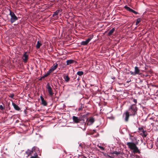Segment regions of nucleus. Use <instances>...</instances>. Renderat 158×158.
Segmentation results:
<instances>
[{"label": "nucleus", "instance_id": "nucleus-1", "mask_svg": "<svg viewBox=\"0 0 158 158\" xmlns=\"http://www.w3.org/2000/svg\"><path fill=\"white\" fill-rule=\"evenodd\" d=\"M137 108L136 105L133 104L131 105L128 109L125 112L123 115V117L126 122L128 121L130 116H134L137 114Z\"/></svg>", "mask_w": 158, "mask_h": 158}, {"label": "nucleus", "instance_id": "nucleus-2", "mask_svg": "<svg viewBox=\"0 0 158 158\" xmlns=\"http://www.w3.org/2000/svg\"><path fill=\"white\" fill-rule=\"evenodd\" d=\"M10 15L11 17L10 21L11 23H14L16 20H17L18 18L15 15L14 12H12L10 10H9Z\"/></svg>", "mask_w": 158, "mask_h": 158}, {"label": "nucleus", "instance_id": "nucleus-3", "mask_svg": "<svg viewBox=\"0 0 158 158\" xmlns=\"http://www.w3.org/2000/svg\"><path fill=\"white\" fill-rule=\"evenodd\" d=\"M38 148L35 146L33 147L31 150L28 149L26 152L25 153L27 155V157L31 155L32 153L34 151H35L36 149Z\"/></svg>", "mask_w": 158, "mask_h": 158}, {"label": "nucleus", "instance_id": "nucleus-4", "mask_svg": "<svg viewBox=\"0 0 158 158\" xmlns=\"http://www.w3.org/2000/svg\"><path fill=\"white\" fill-rule=\"evenodd\" d=\"M46 88L48 89L49 95L51 96H52L54 94L52 88H51L49 83H48L47 84Z\"/></svg>", "mask_w": 158, "mask_h": 158}, {"label": "nucleus", "instance_id": "nucleus-5", "mask_svg": "<svg viewBox=\"0 0 158 158\" xmlns=\"http://www.w3.org/2000/svg\"><path fill=\"white\" fill-rule=\"evenodd\" d=\"M93 38V36H90L85 41H82L81 43V44L82 45H87L91 40Z\"/></svg>", "mask_w": 158, "mask_h": 158}, {"label": "nucleus", "instance_id": "nucleus-6", "mask_svg": "<svg viewBox=\"0 0 158 158\" xmlns=\"http://www.w3.org/2000/svg\"><path fill=\"white\" fill-rule=\"evenodd\" d=\"M127 145L128 148L131 150H133L136 146V144L133 142H127Z\"/></svg>", "mask_w": 158, "mask_h": 158}, {"label": "nucleus", "instance_id": "nucleus-7", "mask_svg": "<svg viewBox=\"0 0 158 158\" xmlns=\"http://www.w3.org/2000/svg\"><path fill=\"white\" fill-rule=\"evenodd\" d=\"M124 8L126 9L128 11L130 12H132L135 15H137L138 14V13L132 10V9L130 8L129 7H128L127 6H124Z\"/></svg>", "mask_w": 158, "mask_h": 158}, {"label": "nucleus", "instance_id": "nucleus-8", "mask_svg": "<svg viewBox=\"0 0 158 158\" xmlns=\"http://www.w3.org/2000/svg\"><path fill=\"white\" fill-rule=\"evenodd\" d=\"M81 118V117H78L75 116H73V122L75 123H80Z\"/></svg>", "mask_w": 158, "mask_h": 158}, {"label": "nucleus", "instance_id": "nucleus-9", "mask_svg": "<svg viewBox=\"0 0 158 158\" xmlns=\"http://www.w3.org/2000/svg\"><path fill=\"white\" fill-rule=\"evenodd\" d=\"M22 59L24 63H26L28 59V55L27 54L26 52H25L23 54Z\"/></svg>", "mask_w": 158, "mask_h": 158}, {"label": "nucleus", "instance_id": "nucleus-10", "mask_svg": "<svg viewBox=\"0 0 158 158\" xmlns=\"http://www.w3.org/2000/svg\"><path fill=\"white\" fill-rule=\"evenodd\" d=\"M80 123H81L84 126L83 128L82 127H81V128H82L83 130L85 131L86 129V127H85L86 123L85 122L84 120L83 119H82V117H81V120H80Z\"/></svg>", "mask_w": 158, "mask_h": 158}, {"label": "nucleus", "instance_id": "nucleus-11", "mask_svg": "<svg viewBox=\"0 0 158 158\" xmlns=\"http://www.w3.org/2000/svg\"><path fill=\"white\" fill-rule=\"evenodd\" d=\"M62 11V10H56V11L53 12V14L52 15V16L54 17L58 14H59L60 15H61V13Z\"/></svg>", "mask_w": 158, "mask_h": 158}, {"label": "nucleus", "instance_id": "nucleus-12", "mask_svg": "<svg viewBox=\"0 0 158 158\" xmlns=\"http://www.w3.org/2000/svg\"><path fill=\"white\" fill-rule=\"evenodd\" d=\"M63 77L64 79L66 82H67L69 81L70 80V78L69 77L68 75L64 74Z\"/></svg>", "mask_w": 158, "mask_h": 158}, {"label": "nucleus", "instance_id": "nucleus-13", "mask_svg": "<svg viewBox=\"0 0 158 158\" xmlns=\"http://www.w3.org/2000/svg\"><path fill=\"white\" fill-rule=\"evenodd\" d=\"M12 105L14 107V108L17 111H19L20 110V108L19 107L16 105L15 103L12 102Z\"/></svg>", "mask_w": 158, "mask_h": 158}, {"label": "nucleus", "instance_id": "nucleus-14", "mask_svg": "<svg viewBox=\"0 0 158 158\" xmlns=\"http://www.w3.org/2000/svg\"><path fill=\"white\" fill-rule=\"evenodd\" d=\"M94 122V118L93 117L90 118L87 123V124L88 125H91Z\"/></svg>", "mask_w": 158, "mask_h": 158}, {"label": "nucleus", "instance_id": "nucleus-15", "mask_svg": "<svg viewBox=\"0 0 158 158\" xmlns=\"http://www.w3.org/2000/svg\"><path fill=\"white\" fill-rule=\"evenodd\" d=\"M57 66L58 64H56V65L54 66H52L51 67V68L49 70H50V71H51V72H52L54 70H55L56 69V68L57 67Z\"/></svg>", "mask_w": 158, "mask_h": 158}, {"label": "nucleus", "instance_id": "nucleus-16", "mask_svg": "<svg viewBox=\"0 0 158 158\" xmlns=\"http://www.w3.org/2000/svg\"><path fill=\"white\" fill-rule=\"evenodd\" d=\"M133 152L134 153H140V152L137 147V146L133 149Z\"/></svg>", "mask_w": 158, "mask_h": 158}, {"label": "nucleus", "instance_id": "nucleus-17", "mask_svg": "<svg viewBox=\"0 0 158 158\" xmlns=\"http://www.w3.org/2000/svg\"><path fill=\"white\" fill-rule=\"evenodd\" d=\"M135 72L136 74H139L140 70L137 66H135Z\"/></svg>", "mask_w": 158, "mask_h": 158}, {"label": "nucleus", "instance_id": "nucleus-18", "mask_svg": "<svg viewBox=\"0 0 158 158\" xmlns=\"http://www.w3.org/2000/svg\"><path fill=\"white\" fill-rule=\"evenodd\" d=\"M75 62V61L72 60H68L67 61V64L69 65L72 63H73Z\"/></svg>", "mask_w": 158, "mask_h": 158}, {"label": "nucleus", "instance_id": "nucleus-19", "mask_svg": "<svg viewBox=\"0 0 158 158\" xmlns=\"http://www.w3.org/2000/svg\"><path fill=\"white\" fill-rule=\"evenodd\" d=\"M114 31L115 28H113L112 29H111L109 31L108 34V35L109 36L111 35Z\"/></svg>", "mask_w": 158, "mask_h": 158}, {"label": "nucleus", "instance_id": "nucleus-20", "mask_svg": "<svg viewBox=\"0 0 158 158\" xmlns=\"http://www.w3.org/2000/svg\"><path fill=\"white\" fill-rule=\"evenodd\" d=\"M41 45L42 44L39 41H38L36 46V47L37 49H39Z\"/></svg>", "mask_w": 158, "mask_h": 158}, {"label": "nucleus", "instance_id": "nucleus-21", "mask_svg": "<svg viewBox=\"0 0 158 158\" xmlns=\"http://www.w3.org/2000/svg\"><path fill=\"white\" fill-rule=\"evenodd\" d=\"M142 133H143V135H142V136L143 137H146L147 135L146 131L143 130Z\"/></svg>", "mask_w": 158, "mask_h": 158}, {"label": "nucleus", "instance_id": "nucleus-22", "mask_svg": "<svg viewBox=\"0 0 158 158\" xmlns=\"http://www.w3.org/2000/svg\"><path fill=\"white\" fill-rule=\"evenodd\" d=\"M52 72H51V71H50V70H49L48 72H47V73L45 74V75H44V76H43L42 77V78H45V77H47V76H48L50 74V73H51Z\"/></svg>", "mask_w": 158, "mask_h": 158}, {"label": "nucleus", "instance_id": "nucleus-23", "mask_svg": "<svg viewBox=\"0 0 158 158\" xmlns=\"http://www.w3.org/2000/svg\"><path fill=\"white\" fill-rule=\"evenodd\" d=\"M37 154L35 152V154H34V155L31 156L30 158H39Z\"/></svg>", "mask_w": 158, "mask_h": 158}, {"label": "nucleus", "instance_id": "nucleus-24", "mask_svg": "<svg viewBox=\"0 0 158 158\" xmlns=\"http://www.w3.org/2000/svg\"><path fill=\"white\" fill-rule=\"evenodd\" d=\"M83 73H84L82 71H78L77 73V74L79 76H81L83 75Z\"/></svg>", "mask_w": 158, "mask_h": 158}, {"label": "nucleus", "instance_id": "nucleus-25", "mask_svg": "<svg viewBox=\"0 0 158 158\" xmlns=\"http://www.w3.org/2000/svg\"><path fill=\"white\" fill-rule=\"evenodd\" d=\"M112 154H115L117 155H118L120 154L121 153L120 152L114 151L113 152Z\"/></svg>", "mask_w": 158, "mask_h": 158}, {"label": "nucleus", "instance_id": "nucleus-26", "mask_svg": "<svg viewBox=\"0 0 158 158\" xmlns=\"http://www.w3.org/2000/svg\"><path fill=\"white\" fill-rule=\"evenodd\" d=\"M41 103L44 106H46L47 105V102L44 100L41 101Z\"/></svg>", "mask_w": 158, "mask_h": 158}, {"label": "nucleus", "instance_id": "nucleus-27", "mask_svg": "<svg viewBox=\"0 0 158 158\" xmlns=\"http://www.w3.org/2000/svg\"><path fill=\"white\" fill-rule=\"evenodd\" d=\"M5 108L4 105H0V109L2 110H4Z\"/></svg>", "mask_w": 158, "mask_h": 158}, {"label": "nucleus", "instance_id": "nucleus-28", "mask_svg": "<svg viewBox=\"0 0 158 158\" xmlns=\"http://www.w3.org/2000/svg\"><path fill=\"white\" fill-rule=\"evenodd\" d=\"M141 21V19L139 18L137 19L136 20V24L137 25Z\"/></svg>", "mask_w": 158, "mask_h": 158}, {"label": "nucleus", "instance_id": "nucleus-29", "mask_svg": "<svg viewBox=\"0 0 158 158\" xmlns=\"http://www.w3.org/2000/svg\"><path fill=\"white\" fill-rule=\"evenodd\" d=\"M98 147L101 150H104L105 149L103 147L101 146H99L98 145Z\"/></svg>", "mask_w": 158, "mask_h": 158}, {"label": "nucleus", "instance_id": "nucleus-30", "mask_svg": "<svg viewBox=\"0 0 158 158\" xmlns=\"http://www.w3.org/2000/svg\"><path fill=\"white\" fill-rule=\"evenodd\" d=\"M107 118H108L112 120H114V117H113V116L109 117Z\"/></svg>", "mask_w": 158, "mask_h": 158}, {"label": "nucleus", "instance_id": "nucleus-31", "mask_svg": "<svg viewBox=\"0 0 158 158\" xmlns=\"http://www.w3.org/2000/svg\"><path fill=\"white\" fill-rule=\"evenodd\" d=\"M130 73L131 74V75H134V76H135V75L136 74L135 73V72H130Z\"/></svg>", "mask_w": 158, "mask_h": 158}, {"label": "nucleus", "instance_id": "nucleus-32", "mask_svg": "<svg viewBox=\"0 0 158 158\" xmlns=\"http://www.w3.org/2000/svg\"><path fill=\"white\" fill-rule=\"evenodd\" d=\"M9 96L11 98H14V94H11Z\"/></svg>", "mask_w": 158, "mask_h": 158}, {"label": "nucleus", "instance_id": "nucleus-33", "mask_svg": "<svg viewBox=\"0 0 158 158\" xmlns=\"http://www.w3.org/2000/svg\"><path fill=\"white\" fill-rule=\"evenodd\" d=\"M139 129L140 130V132H143V130H144L142 127H141L140 128H139Z\"/></svg>", "mask_w": 158, "mask_h": 158}, {"label": "nucleus", "instance_id": "nucleus-34", "mask_svg": "<svg viewBox=\"0 0 158 158\" xmlns=\"http://www.w3.org/2000/svg\"><path fill=\"white\" fill-rule=\"evenodd\" d=\"M40 99L41 100V101H43V100H44V98H43L42 97V96H40Z\"/></svg>", "mask_w": 158, "mask_h": 158}, {"label": "nucleus", "instance_id": "nucleus-35", "mask_svg": "<svg viewBox=\"0 0 158 158\" xmlns=\"http://www.w3.org/2000/svg\"><path fill=\"white\" fill-rule=\"evenodd\" d=\"M133 101L135 103H136L137 102V100L136 99H134Z\"/></svg>", "mask_w": 158, "mask_h": 158}, {"label": "nucleus", "instance_id": "nucleus-36", "mask_svg": "<svg viewBox=\"0 0 158 158\" xmlns=\"http://www.w3.org/2000/svg\"><path fill=\"white\" fill-rule=\"evenodd\" d=\"M81 108H79L78 109V110H81Z\"/></svg>", "mask_w": 158, "mask_h": 158}, {"label": "nucleus", "instance_id": "nucleus-37", "mask_svg": "<svg viewBox=\"0 0 158 158\" xmlns=\"http://www.w3.org/2000/svg\"><path fill=\"white\" fill-rule=\"evenodd\" d=\"M127 82H129V81H127Z\"/></svg>", "mask_w": 158, "mask_h": 158}]
</instances>
